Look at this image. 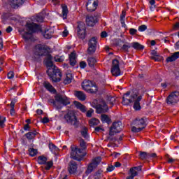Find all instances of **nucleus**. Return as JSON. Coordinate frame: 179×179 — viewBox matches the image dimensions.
<instances>
[{
  "mask_svg": "<svg viewBox=\"0 0 179 179\" xmlns=\"http://www.w3.org/2000/svg\"><path fill=\"white\" fill-rule=\"evenodd\" d=\"M80 146L82 149L78 148L75 145L71 146V152L70 157L73 160L80 162L83 160V157L86 156V152H83L86 149V142L83 138L80 139Z\"/></svg>",
  "mask_w": 179,
  "mask_h": 179,
  "instance_id": "f257e3e1",
  "label": "nucleus"
},
{
  "mask_svg": "<svg viewBox=\"0 0 179 179\" xmlns=\"http://www.w3.org/2000/svg\"><path fill=\"white\" fill-rule=\"evenodd\" d=\"M49 48L47 45L38 44L34 48V58L38 61L41 57H47L49 55Z\"/></svg>",
  "mask_w": 179,
  "mask_h": 179,
  "instance_id": "f03ea898",
  "label": "nucleus"
},
{
  "mask_svg": "<svg viewBox=\"0 0 179 179\" xmlns=\"http://www.w3.org/2000/svg\"><path fill=\"white\" fill-rule=\"evenodd\" d=\"M27 32H25L23 35V38L25 40H30L33 33H38V31H41V27L34 22L27 24Z\"/></svg>",
  "mask_w": 179,
  "mask_h": 179,
  "instance_id": "7ed1b4c3",
  "label": "nucleus"
},
{
  "mask_svg": "<svg viewBox=\"0 0 179 179\" xmlns=\"http://www.w3.org/2000/svg\"><path fill=\"white\" fill-rule=\"evenodd\" d=\"M47 73L49 78L51 79L52 82H55V83L61 82L62 73H61V71L58 69V67L48 69Z\"/></svg>",
  "mask_w": 179,
  "mask_h": 179,
  "instance_id": "20e7f679",
  "label": "nucleus"
},
{
  "mask_svg": "<svg viewBox=\"0 0 179 179\" xmlns=\"http://www.w3.org/2000/svg\"><path fill=\"white\" fill-rule=\"evenodd\" d=\"M92 106L94 108H96L98 114H103V113H107L108 110V106L103 100H101L99 103V101L94 99Z\"/></svg>",
  "mask_w": 179,
  "mask_h": 179,
  "instance_id": "39448f33",
  "label": "nucleus"
},
{
  "mask_svg": "<svg viewBox=\"0 0 179 179\" xmlns=\"http://www.w3.org/2000/svg\"><path fill=\"white\" fill-rule=\"evenodd\" d=\"M133 126L131 127L132 132H141L146 128V121L145 120V117H142L140 119H136L133 122Z\"/></svg>",
  "mask_w": 179,
  "mask_h": 179,
  "instance_id": "423d86ee",
  "label": "nucleus"
},
{
  "mask_svg": "<svg viewBox=\"0 0 179 179\" xmlns=\"http://www.w3.org/2000/svg\"><path fill=\"white\" fill-rule=\"evenodd\" d=\"M82 87L83 90H85V92H87L88 93L97 92V86L91 80H84L82 83Z\"/></svg>",
  "mask_w": 179,
  "mask_h": 179,
  "instance_id": "0eeeda50",
  "label": "nucleus"
},
{
  "mask_svg": "<svg viewBox=\"0 0 179 179\" xmlns=\"http://www.w3.org/2000/svg\"><path fill=\"white\" fill-rule=\"evenodd\" d=\"M122 128L124 127L122 126V122H115L112 124V126L110 127L109 135L110 136H114V134L121 132L122 131Z\"/></svg>",
  "mask_w": 179,
  "mask_h": 179,
  "instance_id": "6e6552de",
  "label": "nucleus"
},
{
  "mask_svg": "<svg viewBox=\"0 0 179 179\" xmlns=\"http://www.w3.org/2000/svg\"><path fill=\"white\" fill-rule=\"evenodd\" d=\"M100 162H101V157H97L94 158L92 161V162L89 164L85 171V174L87 175L90 174V173H92L93 170H94V169H96L99 166V164H100Z\"/></svg>",
  "mask_w": 179,
  "mask_h": 179,
  "instance_id": "1a4fd4ad",
  "label": "nucleus"
},
{
  "mask_svg": "<svg viewBox=\"0 0 179 179\" xmlns=\"http://www.w3.org/2000/svg\"><path fill=\"white\" fill-rule=\"evenodd\" d=\"M179 101V92H171L166 98L167 104H176Z\"/></svg>",
  "mask_w": 179,
  "mask_h": 179,
  "instance_id": "9d476101",
  "label": "nucleus"
},
{
  "mask_svg": "<svg viewBox=\"0 0 179 179\" xmlns=\"http://www.w3.org/2000/svg\"><path fill=\"white\" fill-rule=\"evenodd\" d=\"M97 48V38L92 37L88 42V54H94L96 49Z\"/></svg>",
  "mask_w": 179,
  "mask_h": 179,
  "instance_id": "9b49d317",
  "label": "nucleus"
},
{
  "mask_svg": "<svg viewBox=\"0 0 179 179\" xmlns=\"http://www.w3.org/2000/svg\"><path fill=\"white\" fill-rule=\"evenodd\" d=\"M111 73L113 76H120L121 69H120V62L118 59H114L112 62Z\"/></svg>",
  "mask_w": 179,
  "mask_h": 179,
  "instance_id": "f8f14e48",
  "label": "nucleus"
},
{
  "mask_svg": "<svg viewBox=\"0 0 179 179\" xmlns=\"http://www.w3.org/2000/svg\"><path fill=\"white\" fill-rule=\"evenodd\" d=\"M64 119L68 124H71V125L76 124V115H75V113L72 110H69L67 114L64 115Z\"/></svg>",
  "mask_w": 179,
  "mask_h": 179,
  "instance_id": "ddd939ff",
  "label": "nucleus"
},
{
  "mask_svg": "<svg viewBox=\"0 0 179 179\" xmlns=\"http://www.w3.org/2000/svg\"><path fill=\"white\" fill-rule=\"evenodd\" d=\"M131 99L134 101V110H141V100H142V95L138 96V92H135L131 94Z\"/></svg>",
  "mask_w": 179,
  "mask_h": 179,
  "instance_id": "4468645a",
  "label": "nucleus"
},
{
  "mask_svg": "<svg viewBox=\"0 0 179 179\" xmlns=\"http://www.w3.org/2000/svg\"><path fill=\"white\" fill-rule=\"evenodd\" d=\"M97 1L96 0H88L86 8L88 12H94L97 9Z\"/></svg>",
  "mask_w": 179,
  "mask_h": 179,
  "instance_id": "2eb2a0df",
  "label": "nucleus"
},
{
  "mask_svg": "<svg viewBox=\"0 0 179 179\" xmlns=\"http://www.w3.org/2000/svg\"><path fill=\"white\" fill-rule=\"evenodd\" d=\"M55 101H57V103L63 104V106H68V104H69V100H68V98L66 96H63L61 94L55 95Z\"/></svg>",
  "mask_w": 179,
  "mask_h": 179,
  "instance_id": "dca6fc26",
  "label": "nucleus"
},
{
  "mask_svg": "<svg viewBox=\"0 0 179 179\" xmlns=\"http://www.w3.org/2000/svg\"><path fill=\"white\" fill-rule=\"evenodd\" d=\"M86 23L87 26H94L97 23V17L92 15H87L86 17Z\"/></svg>",
  "mask_w": 179,
  "mask_h": 179,
  "instance_id": "f3484780",
  "label": "nucleus"
},
{
  "mask_svg": "<svg viewBox=\"0 0 179 179\" xmlns=\"http://www.w3.org/2000/svg\"><path fill=\"white\" fill-rule=\"evenodd\" d=\"M78 170V164L75 161H71L69 164V173L70 174H75Z\"/></svg>",
  "mask_w": 179,
  "mask_h": 179,
  "instance_id": "a211bd4d",
  "label": "nucleus"
},
{
  "mask_svg": "<svg viewBox=\"0 0 179 179\" xmlns=\"http://www.w3.org/2000/svg\"><path fill=\"white\" fill-rule=\"evenodd\" d=\"M46 66L48 69H54V68H57L54 63L52 62V56L51 55H48V59H46Z\"/></svg>",
  "mask_w": 179,
  "mask_h": 179,
  "instance_id": "6ab92c4d",
  "label": "nucleus"
},
{
  "mask_svg": "<svg viewBox=\"0 0 179 179\" xmlns=\"http://www.w3.org/2000/svg\"><path fill=\"white\" fill-rule=\"evenodd\" d=\"M74 96H76L80 101H85V100H86V94L82 91H75Z\"/></svg>",
  "mask_w": 179,
  "mask_h": 179,
  "instance_id": "aec40b11",
  "label": "nucleus"
},
{
  "mask_svg": "<svg viewBox=\"0 0 179 179\" xmlns=\"http://www.w3.org/2000/svg\"><path fill=\"white\" fill-rule=\"evenodd\" d=\"M43 86L50 93H53L54 94H55V93H57V90H55V88H54V87L51 85V83H50L48 82H45L43 83Z\"/></svg>",
  "mask_w": 179,
  "mask_h": 179,
  "instance_id": "412c9836",
  "label": "nucleus"
},
{
  "mask_svg": "<svg viewBox=\"0 0 179 179\" xmlns=\"http://www.w3.org/2000/svg\"><path fill=\"white\" fill-rule=\"evenodd\" d=\"M70 65L75 66L76 65V52H72L69 55Z\"/></svg>",
  "mask_w": 179,
  "mask_h": 179,
  "instance_id": "4be33fe9",
  "label": "nucleus"
},
{
  "mask_svg": "<svg viewBox=\"0 0 179 179\" xmlns=\"http://www.w3.org/2000/svg\"><path fill=\"white\" fill-rule=\"evenodd\" d=\"M36 135H38V132L37 131L34 130L33 131H29L25 134V136L28 141H31L36 138Z\"/></svg>",
  "mask_w": 179,
  "mask_h": 179,
  "instance_id": "5701e85b",
  "label": "nucleus"
},
{
  "mask_svg": "<svg viewBox=\"0 0 179 179\" xmlns=\"http://www.w3.org/2000/svg\"><path fill=\"white\" fill-rule=\"evenodd\" d=\"M179 58V52H174L171 57L166 58V62H173Z\"/></svg>",
  "mask_w": 179,
  "mask_h": 179,
  "instance_id": "b1692460",
  "label": "nucleus"
},
{
  "mask_svg": "<svg viewBox=\"0 0 179 179\" xmlns=\"http://www.w3.org/2000/svg\"><path fill=\"white\" fill-rule=\"evenodd\" d=\"M74 104L79 110L82 111V113H86V106H85L83 104H81L78 101H74Z\"/></svg>",
  "mask_w": 179,
  "mask_h": 179,
  "instance_id": "393cba45",
  "label": "nucleus"
},
{
  "mask_svg": "<svg viewBox=\"0 0 179 179\" xmlns=\"http://www.w3.org/2000/svg\"><path fill=\"white\" fill-rule=\"evenodd\" d=\"M76 31H86V24L82 22H78Z\"/></svg>",
  "mask_w": 179,
  "mask_h": 179,
  "instance_id": "a878e982",
  "label": "nucleus"
},
{
  "mask_svg": "<svg viewBox=\"0 0 179 179\" xmlns=\"http://www.w3.org/2000/svg\"><path fill=\"white\" fill-rule=\"evenodd\" d=\"M72 79H73V77L72 76L71 73H67L66 76V78L64 80V85H69L72 82Z\"/></svg>",
  "mask_w": 179,
  "mask_h": 179,
  "instance_id": "bb28decb",
  "label": "nucleus"
},
{
  "mask_svg": "<svg viewBox=\"0 0 179 179\" xmlns=\"http://www.w3.org/2000/svg\"><path fill=\"white\" fill-rule=\"evenodd\" d=\"M101 121H102V122H103V123L106 122L107 124H109V122H111V119L110 118V117H108V115H107L106 114H101Z\"/></svg>",
  "mask_w": 179,
  "mask_h": 179,
  "instance_id": "cd10ccee",
  "label": "nucleus"
},
{
  "mask_svg": "<svg viewBox=\"0 0 179 179\" xmlns=\"http://www.w3.org/2000/svg\"><path fill=\"white\" fill-rule=\"evenodd\" d=\"M134 102V99H132V96H131V99L127 98V96H123L122 98V104L124 106H128V104H131V103Z\"/></svg>",
  "mask_w": 179,
  "mask_h": 179,
  "instance_id": "c85d7f7f",
  "label": "nucleus"
},
{
  "mask_svg": "<svg viewBox=\"0 0 179 179\" xmlns=\"http://www.w3.org/2000/svg\"><path fill=\"white\" fill-rule=\"evenodd\" d=\"M132 47L131 43H129L128 42H126L121 48L122 51H124V52H128L129 51V48Z\"/></svg>",
  "mask_w": 179,
  "mask_h": 179,
  "instance_id": "c756f323",
  "label": "nucleus"
},
{
  "mask_svg": "<svg viewBox=\"0 0 179 179\" xmlns=\"http://www.w3.org/2000/svg\"><path fill=\"white\" fill-rule=\"evenodd\" d=\"M131 47L134 48V50H143L145 48L144 45H141L138 42H134L131 43Z\"/></svg>",
  "mask_w": 179,
  "mask_h": 179,
  "instance_id": "7c9ffc66",
  "label": "nucleus"
},
{
  "mask_svg": "<svg viewBox=\"0 0 179 179\" xmlns=\"http://www.w3.org/2000/svg\"><path fill=\"white\" fill-rule=\"evenodd\" d=\"M47 157L44 155H41L38 157V164H43L45 165L47 163Z\"/></svg>",
  "mask_w": 179,
  "mask_h": 179,
  "instance_id": "2f4dec72",
  "label": "nucleus"
},
{
  "mask_svg": "<svg viewBox=\"0 0 179 179\" xmlns=\"http://www.w3.org/2000/svg\"><path fill=\"white\" fill-rule=\"evenodd\" d=\"M10 2L15 6H21L24 3V0H10Z\"/></svg>",
  "mask_w": 179,
  "mask_h": 179,
  "instance_id": "473e14b6",
  "label": "nucleus"
},
{
  "mask_svg": "<svg viewBox=\"0 0 179 179\" xmlns=\"http://www.w3.org/2000/svg\"><path fill=\"white\" fill-rule=\"evenodd\" d=\"M77 36L78 38L85 40L86 38V31H77Z\"/></svg>",
  "mask_w": 179,
  "mask_h": 179,
  "instance_id": "72a5a7b5",
  "label": "nucleus"
},
{
  "mask_svg": "<svg viewBox=\"0 0 179 179\" xmlns=\"http://www.w3.org/2000/svg\"><path fill=\"white\" fill-rule=\"evenodd\" d=\"M62 16L63 19H66V16H68V6L66 5H62Z\"/></svg>",
  "mask_w": 179,
  "mask_h": 179,
  "instance_id": "f704fd0d",
  "label": "nucleus"
},
{
  "mask_svg": "<svg viewBox=\"0 0 179 179\" xmlns=\"http://www.w3.org/2000/svg\"><path fill=\"white\" fill-rule=\"evenodd\" d=\"M125 15H127V13L125 10H122V14L120 15V22L122 27H125Z\"/></svg>",
  "mask_w": 179,
  "mask_h": 179,
  "instance_id": "c9c22d12",
  "label": "nucleus"
},
{
  "mask_svg": "<svg viewBox=\"0 0 179 179\" xmlns=\"http://www.w3.org/2000/svg\"><path fill=\"white\" fill-rule=\"evenodd\" d=\"M97 62V60L94 57H88L87 63L89 66H94V64Z\"/></svg>",
  "mask_w": 179,
  "mask_h": 179,
  "instance_id": "e433bc0d",
  "label": "nucleus"
},
{
  "mask_svg": "<svg viewBox=\"0 0 179 179\" xmlns=\"http://www.w3.org/2000/svg\"><path fill=\"white\" fill-rule=\"evenodd\" d=\"M43 166L45 170L48 171L51 169V167H52V166H54V162L52 161L46 162V163Z\"/></svg>",
  "mask_w": 179,
  "mask_h": 179,
  "instance_id": "4c0bfd02",
  "label": "nucleus"
},
{
  "mask_svg": "<svg viewBox=\"0 0 179 179\" xmlns=\"http://www.w3.org/2000/svg\"><path fill=\"white\" fill-rule=\"evenodd\" d=\"M49 148L50 149L51 152H52V153H57L59 150V148H58V147H57L53 143L49 144Z\"/></svg>",
  "mask_w": 179,
  "mask_h": 179,
  "instance_id": "58836bf2",
  "label": "nucleus"
},
{
  "mask_svg": "<svg viewBox=\"0 0 179 179\" xmlns=\"http://www.w3.org/2000/svg\"><path fill=\"white\" fill-rule=\"evenodd\" d=\"M138 157L141 160H145V159H149V154L146 153L145 152H140Z\"/></svg>",
  "mask_w": 179,
  "mask_h": 179,
  "instance_id": "ea45409f",
  "label": "nucleus"
},
{
  "mask_svg": "<svg viewBox=\"0 0 179 179\" xmlns=\"http://www.w3.org/2000/svg\"><path fill=\"white\" fill-rule=\"evenodd\" d=\"M98 124H100V120L94 118L90 120V127H96Z\"/></svg>",
  "mask_w": 179,
  "mask_h": 179,
  "instance_id": "a19ab883",
  "label": "nucleus"
},
{
  "mask_svg": "<svg viewBox=\"0 0 179 179\" xmlns=\"http://www.w3.org/2000/svg\"><path fill=\"white\" fill-rule=\"evenodd\" d=\"M29 155L31 156V157H34V156L37 155V153L38 152L37 149L34 148H29L28 150Z\"/></svg>",
  "mask_w": 179,
  "mask_h": 179,
  "instance_id": "79ce46f5",
  "label": "nucleus"
},
{
  "mask_svg": "<svg viewBox=\"0 0 179 179\" xmlns=\"http://www.w3.org/2000/svg\"><path fill=\"white\" fill-rule=\"evenodd\" d=\"M87 128L84 127L83 129V131H81V135L83 137L85 138V139H87L89 138V134H87Z\"/></svg>",
  "mask_w": 179,
  "mask_h": 179,
  "instance_id": "37998d69",
  "label": "nucleus"
},
{
  "mask_svg": "<svg viewBox=\"0 0 179 179\" xmlns=\"http://www.w3.org/2000/svg\"><path fill=\"white\" fill-rule=\"evenodd\" d=\"M6 117L0 115V128H5Z\"/></svg>",
  "mask_w": 179,
  "mask_h": 179,
  "instance_id": "c03bdc74",
  "label": "nucleus"
},
{
  "mask_svg": "<svg viewBox=\"0 0 179 179\" xmlns=\"http://www.w3.org/2000/svg\"><path fill=\"white\" fill-rule=\"evenodd\" d=\"M130 173L131 176L136 177L138 176V167L130 169Z\"/></svg>",
  "mask_w": 179,
  "mask_h": 179,
  "instance_id": "a18cd8bd",
  "label": "nucleus"
},
{
  "mask_svg": "<svg viewBox=\"0 0 179 179\" xmlns=\"http://www.w3.org/2000/svg\"><path fill=\"white\" fill-rule=\"evenodd\" d=\"M55 61L56 62H64V56H56L55 57Z\"/></svg>",
  "mask_w": 179,
  "mask_h": 179,
  "instance_id": "49530a36",
  "label": "nucleus"
},
{
  "mask_svg": "<svg viewBox=\"0 0 179 179\" xmlns=\"http://www.w3.org/2000/svg\"><path fill=\"white\" fill-rule=\"evenodd\" d=\"M148 29V26L143 24L138 27V31H145Z\"/></svg>",
  "mask_w": 179,
  "mask_h": 179,
  "instance_id": "de8ad7c7",
  "label": "nucleus"
},
{
  "mask_svg": "<svg viewBox=\"0 0 179 179\" xmlns=\"http://www.w3.org/2000/svg\"><path fill=\"white\" fill-rule=\"evenodd\" d=\"M48 103L49 104H51L52 106H54L55 107H57V102H55V100H54V99H48Z\"/></svg>",
  "mask_w": 179,
  "mask_h": 179,
  "instance_id": "09e8293b",
  "label": "nucleus"
},
{
  "mask_svg": "<svg viewBox=\"0 0 179 179\" xmlns=\"http://www.w3.org/2000/svg\"><path fill=\"white\" fill-rule=\"evenodd\" d=\"M87 66V64H86V62H80V68L81 69H85V68H86Z\"/></svg>",
  "mask_w": 179,
  "mask_h": 179,
  "instance_id": "8fccbe9b",
  "label": "nucleus"
},
{
  "mask_svg": "<svg viewBox=\"0 0 179 179\" xmlns=\"http://www.w3.org/2000/svg\"><path fill=\"white\" fill-rule=\"evenodd\" d=\"M8 79H13L14 76H15V73H13V71H10L8 75H7Z\"/></svg>",
  "mask_w": 179,
  "mask_h": 179,
  "instance_id": "3c124183",
  "label": "nucleus"
},
{
  "mask_svg": "<svg viewBox=\"0 0 179 179\" xmlns=\"http://www.w3.org/2000/svg\"><path fill=\"white\" fill-rule=\"evenodd\" d=\"M137 31H138L136 29H134V28H131V29H129V33L131 36H135V34H136Z\"/></svg>",
  "mask_w": 179,
  "mask_h": 179,
  "instance_id": "603ef678",
  "label": "nucleus"
},
{
  "mask_svg": "<svg viewBox=\"0 0 179 179\" xmlns=\"http://www.w3.org/2000/svg\"><path fill=\"white\" fill-rule=\"evenodd\" d=\"M36 22H43L44 20V18H43V16H41V15H37L36 17Z\"/></svg>",
  "mask_w": 179,
  "mask_h": 179,
  "instance_id": "864d4df0",
  "label": "nucleus"
},
{
  "mask_svg": "<svg viewBox=\"0 0 179 179\" xmlns=\"http://www.w3.org/2000/svg\"><path fill=\"white\" fill-rule=\"evenodd\" d=\"M94 111V110H93V109H90V110H87V113H86V116L89 117H92V114H93Z\"/></svg>",
  "mask_w": 179,
  "mask_h": 179,
  "instance_id": "5fc2aeb1",
  "label": "nucleus"
},
{
  "mask_svg": "<svg viewBox=\"0 0 179 179\" xmlns=\"http://www.w3.org/2000/svg\"><path fill=\"white\" fill-rule=\"evenodd\" d=\"M44 37H45V38L50 39V38H51V37H52V34H49L48 32H45L44 34Z\"/></svg>",
  "mask_w": 179,
  "mask_h": 179,
  "instance_id": "6e6d98bb",
  "label": "nucleus"
},
{
  "mask_svg": "<svg viewBox=\"0 0 179 179\" xmlns=\"http://www.w3.org/2000/svg\"><path fill=\"white\" fill-rule=\"evenodd\" d=\"M114 169H115V166H114L113 165H110L107 168V171L111 172L114 170Z\"/></svg>",
  "mask_w": 179,
  "mask_h": 179,
  "instance_id": "4d7b16f0",
  "label": "nucleus"
},
{
  "mask_svg": "<svg viewBox=\"0 0 179 179\" xmlns=\"http://www.w3.org/2000/svg\"><path fill=\"white\" fill-rule=\"evenodd\" d=\"M42 122L43 124H48V122H50V119H48V117H45L43 118Z\"/></svg>",
  "mask_w": 179,
  "mask_h": 179,
  "instance_id": "13d9d810",
  "label": "nucleus"
},
{
  "mask_svg": "<svg viewBox=\"0 0 179 179\" xmlns=\"http://www.w3.org/2000/svg\"><path fill=\"white\" fill-rule=\"evenodd\" d=\"M94 129H95L96 132H100L101 131H104V129H103V127H95Z\"/></svg>",
  "mask_w": 179,
  "mask_h": 179,
  "instance_id": "bf43d9fd",
  "label": "nucleus"
},
{
  "mask_svg": "<svg viewBox=\"0 0 179 179\" xmlns=\"http://www.w3.org/2000/svg\"><path fill=\"white\" fill-rule=\"evenodd\" d=\"M101 174V171H97L95 174L94 175V177H98L99 179H100V176Z\"/></svg>",
  "mask_w": 179,
  "mask_h": 179,
  "instance_id": "052dcab7",
  "label": "nucleus"
},
{
  "mask_svg": "<svg viewBox=\"0 0 179 179\" xmlns=\"http://www.w3.org/2000/svg\"><path fill=\"white\" fill-rule=\"evenodd\" d=\"M150 157H152L153 159H156V157H157V155L156 153L148 154V159Z\"/></svg>",
  "mask_w": 179,
  "mask_h": 179,
  "instance_id": "680f3d73",
  "label": "nucleus"
},
{
  "mask_svg": "<svg viewBox=\"0 0 179 179\" xmlns=\"http://www.w3.org/2000/svg\"><path fill=\"white\" fill-rule=\"evenodd\" d=\"M101 38H106L107 37V32L103 31L101 33Z\"/></svg>",
  "mask_w": 179,
  "mask_h": 179,
  "instance_id": "e2e57ef3",
  "label": "nucleus"
},
{
  "mask_svg": "<svg viewBox=\"0 0 179 179\" xmlns=\"http://www.w3.org/2000/svg\"><path fill=\"white\" fill-rule=\"evenodd\" d=\"M167 162H168V163H170L171 164L174 163V162H176V159L171 158V157H168Z\"/></svg>",
  "mask_w": 179,
  "mask_h": 179,
  "instance_id": "0e129e2a",
  "label": "nucleus"
},
{
  "mask_svg": "<svg viewBox=\"0 0 179 179\" xmlns=\"http://www.w3.org/2000/svg\"><path fill=\"white\" fill-rule=\"evenodd\" d=\"M68 34H69V32L68 31V30L65 29L63 32H62V36L63 37H67Z\"/></svg>",
  "mask_w": 179,
  "mask_h": 179,
  "instance_id": "69168bd1",
  "label": "nucleus"
},
{
  "mask_svg": "<svg viewBox=\"0 0 179 179\" xmlns=\"http://www.w3.org/2000/svg\"><path fill=\"white\" fill-rule=\"evenodd\" d=\"M174 30H178L179 29V22H176L173 26Z\"/></svg>",
  "mask_w": 179,
  "mask_h": 179,
  "instance_id": "338daca9",
  "label": "nucleus"
},
{
  "mask_svg": "<svg viewBox=\"0 0 179 179\" xmlns=\"http://www.w3.org/2000/svg\"><path fill=\"white\" fill-rule=\"evenodd\" d=\"M13 30V29L12 28V27L9 26L6 29V33H10V31H12Z\"/></svg>",
  "mask_w": 179,
  "mask_h": 179,
  "instance_id": "774afa93",
  "label": "nucleus"
}]
</instances>
